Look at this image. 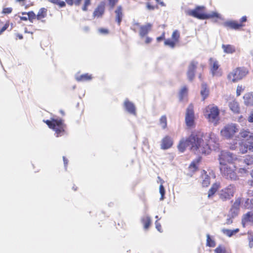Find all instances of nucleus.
<instances>
[{
  "mask_svg": "<svg viewBox=\"0 0 253 253\" xmlns=\"http://www.w3.org/2000/svg\"><path fill=\"white\" fill-rule=\"evenodd\" d=\"M105 9V3L104 1H102L95 9L93 16L94 17H101L104 14Z\"/></svg>",
  "mask_w": 253,
  "mask_h": 253,
  "instance_id": "a211bd4d",
  "label": "nucleus"
},
{
  "mask_svg": "<svg viewBox=\"0 0 253 253\" xmlns=\"http://www.w3.org/2000/svg\"><path fill=\"white\" fill-rule=\"evenodd\" d=\"M186 13L189 16L200 20L218 17V14L216 12H213L210 14L205 13V7L204 6H197L194 9L187 10Z\"/></svg>",
  "mask_w": 253,
  "mask_h": 253,
  "instance_id": "f03ea898",
  "label": "nucleus"
},
{
  "mask_svg": "<svg viewBox=\"0 0 253 253\" xmlns=\"http://www.w3.org/2000/svg\"><path fill=\"white\" fill-rule=\"evenodd\" d=\"M209 90L207 88V85L206 84L203 83L202 84V88L201 90V94L203 98V100H204L209 95Z\"/></svg>",
  "mask_w": 253,
  "mask_h": 253,
  "instance_id": "a878e982",
  "label": "nucleus"
},
{
  "mask_svg": "<svg viewBox=\"0 0 253 253\" xmlns=\"http://www.w3.org/2000/svg\"><path fill=\"white\" fill-rule=\"evenodd\" d=\"M207 246L210 247H214L215 246V241L211 238L209 234H207Z\"/></svg>",
  "mask_w": 253,
  "mask_h": 253,
  "instance_id": "e433bc0d",
  "label": "nucleus"
},
{
  "mask_svg": "<svg viewBox=\"0 0 253 253\" xmlns=\"http://www.w3.org/2000/svg\"><path fill=\"white\" fill-rule=\"evenodd\" d=\"M159 192L161 194L160 200L162 201L164 199V196L165 195V189L163 184H161L159 187Z\"/></svg>",
  "mask_w": 253,
  "mask_h": 253,
  "instance_id": "37998d69",
  "label": "nucleus"
},
{
  "mask_svg": "<svg viewBox=\"0 0 253 253\" xmlns=\"http://www.w3.org/2000/svg\"><path fill=\"white\" fill-rule=\"evenodd\" d=\"M236 159L235 155L226 151H221L219 155V164L221 166L226 165V163H231Z\"/></svg>",
  "mask_w": 253,
  "mask_h": 253,
  "instance_id": "9d476101",
  "label": "nucleus"
},
{
  "mask_svg": "<svg viewBox=\"0 0 253 253\" xmlns=\"http://www.w3.org/2000/svg\"><path fill=\"white\" fill-rule=\"evenodd\" d=\"M47 9L44 7H42L39 9L37 14V19L42 22H44L45 20L43 19L47 16Z\"/></svg>",
  "mask_w": 253,
  "mask_h": 253,
  "instance_id": "aec40b11",
  "label": "nucleus"
},
{
  "mask_svg": "<svg viewBox=\"0 0 253 253\" xmlns=\"http://www.w3.org/2000/svg\"><path fill=\"white\" fill-rule=\"evenodd\" d=\"M243 163L248 166H253V156H246L243 160Z\"/></svg>",
  "mask_w": 253,
  "mask_h": 253,
  "instance_id": "f704fd0d",
  "label": "nucleus"
},
{
  "mask_svg": "<svg viewBox=\"0 0 253 253\" xmlns=\"http://www.w3.org/2000/svg\"><path fill=\"white\" fill-rule=\"evenodd\" d=\"M222 47L224 51L227 53H232L235 52V48L231 45H224L222 44Z\"/></svg>",
  "mask_w": 253,
  "mask_h": 253,
  "instance_id": "473e14b6",
  "label": "nucleus"
},
{
  "mask_svg": "<svg viewBox=\"0 0 253 253\" xmlns=\"http://www.w3.org/2000/svg\"><path fill=\"white\" fill-rule=\"evenodd\" d=\"M187 92V89L185 86L183 87L179 92V98L182 100L183 98L186 95Z\"/></svg>",
  "mask_w": 253,
  "mask_h": 253,
  "instance_id": "de8ad7c7",
  "label": "nucleus"
},
{
  "mask_svg": "<svg viewBox=\"0 0 253 253\" xmlns=\"http://www.w3.org/2000/svg\"><path fill=\"white\" fill-rule=\"evenodd\" d=\"M48 127L55 131L56 137L63 135L65 125L61 119H52L51 120L44 121Z\"/></svg>",
  "mask_w": 253,
  "mask_h": 253,
  "instance_id": "20e7f679",
  "label": "nucleus"
},
{
  "mask_svg": "<svg viewBox=\"0 0 253 253\" xmlns=\"http://www.w3.org/2000/svg\"><path fill=\"white\" fill-rule=\"evenodd\" d=\"M28 19L31 22H33V20L37 19V15L34 11H31L27 13Z\"/></svg>",
  "mask_w": 253,
  "mask_h": 253,
  "instance_id": "79ce46f5",
  "label": "nucleus"
},
{
  "mask_svg": "<svg viewBox=\"0 0 253 253\" xmlns=\"http://www.w3.org/2000/svg\"><path fill=\"white\" fill-rule=\"evenodd\" d=\"M249 219H250V223H252V220H253V218H252V211H251V215H250V217Z\"/></svg>",
  "mask_w": 253,
  "mask_h": 253,
  "instance_id": "338daca9",
  "label": "nucleus"
},
{
  "mask_svg": "<svg viewBox=\"0 0 253 253\" xmlns=\"http://www.w3.org/2000/svg\"><path fill=\"white\" fill-rule=\"evenodd\" d=\"M220 170L223 177L228 180L234 181L238 179V176L235 172V167L234 166L223 165L220 166Z\"/></svg>",
  "mask_w": 253,
  "mask_h": 253,
  "instance_id": "39448f33",
  "label": "nucleus"
},
{
  "mask_svg": "<svg viewBox=\"0 0 253 253\" xmlns=\"http://www.w3.org/2000/svg\"><path fill=\"white\" fill-rule=\"evenodd\" d=\"M248 74L247 70L245 68H237L233 70L228 75V79L235 83L241 80Z\"/></svg>",
  "mask_w": 253,
  "mask_h": 253,
  "instance_id": "423d86ee",
  "label": "nucleus"
},
{
  "mask_svg": "<svg viewBox=\"0 0 253 253\" xmlns=\"http://www.w3.org/2000/svg\"><path fill=\"white\" fill-rule=\"evenodd\" d=\"M240 135L241 137L251 139L253 137V134L247 130L243 129L240 132Z\"/></svg>",
  "mask_w": 253,
  "mask_h": 253,
  "instance_id": "c756f323",
  "label": "nucleus"
},
{
  "mask_svg": "<svg viewBox=\"0 0 253 253\" xmlns=\"http://www.w3.org/2000/svg\"><path fill=\"white\" fill-rule=\"evenodd\" d=\"M164 38V34H163L161 36L157 38V40L158 42L161 41Z\"/></svg>",
  "mask_w": 253,
  "mask_h": 253,
  "instance_id": "e2e57ef3",
  "label": "nucleus"
},
{
  "mask_svg": "<svg viewBox=\"0 0 253 253\" xmlns=\"http://www.w3.org/2000/svg\"><path fill=\"white\" fill-rule=\"evenodd\" d=\"M201 136L202 135L199 133L198 134H192L186 140H181L178 146V148L181 152H183L188 146H190V149L199 154H208L209 153V147H201Z\"/></svg>",
  "mask_w": 253,
  "mask_h": 253,
  "instance_id": "f257e3e1",
  "label": "nucleus"
},
{
  "mask_svg": "<svg viewBox=\"0 0 253 253\" xmlns=\"http://www.w3.org/2000/svg\"><path fill=\"white\" fill-rule=\"evenodd\" d=\"M237 126V125L234 124L227 125L221 130L220 133L223 136L230 138L238 131Z\"/></svg>",
  "mask_w": 253,
  "mask_h": 253,
  "instance_id": "1a4fd4ad",
  "label": "nucleus"
},
{
  "mask_svg": "<svg viewBox=\"0 0 253 253\" xmlns=\"http://www.w3.org/2000/svg\"><path fill=\"white\" fill-rule=\"evenodd\" d=\"M82 0H74V4L77 6H79L80 5Z\"/></svg>",
  "mask_w": 253,
  "mask_h": 253,
  "instance_id": "680f3d73",
  "label": "nucleus"
},
{
  "mask_svg": "<svg viewBox=\"0 0 253 253\" xmlns=\"http://www.w3.org/2000/svg\"><path fill=\"white\" fill-rule=\"evenodd\" d=\"M172 144V141L169 136H166L163 138L162 141L161 148L163 149H167L170 148Z\"/></svg>",
  "mask_w": 253,
  "mask_h": 253,
  "instance_id": "412c9836",
  "label": "nucleus"
},
{
  "mask_svg": "<svg viewBox=\"0 0 253 253\" xmlns=\"http://www.w3.org/2000/svg\"><path fill=\"white\" fill-rule=\"evenodd\" d=\"M201 135V138L203 137V135L202 133H200ZM207 138H209L208 140V143L206 144H204L203 140L201 138V147H205L206 146H208L209 147V153L210 152V150L211 149V146L214 144L215 145L217 144V142L218 141V138H217L216 136L214 133H210L207 136L206 140H207Z\"/></svg>",
  "mask_w": 253,
  "mask_h": 253,
  "instance_id": "ddd939ff",
  "label": "nucleus"
},
{
  "mask_svg": "<svg viewBox=\"0 0 253 253\" xmlns=\"http://www.w3.org/2000/svg\"><path fill=\"white\" fill-rule=\"evenodd\" d=\"M141 222L143 224L144 229L145 230H147L151 224V218L148 215H144L141 217Z\"/></svg>",
  "mask_w": 253,
  "mask_h": 253,
  "instance_id": "4be33fe9",
  "label": "nucleus"
},
{
  "mask_svg": "<svg viewBox=\"0 0 253 253\" xmlns=\"http://www.w3.org/2000/svg\"><path fill=\"white\" fill-rule=\"evenodd\" d=\"M244 207L247 209H250L253 211V199H247L244 205Z\"/></svg>",
  "mask_w": 253,
  "mask_h": 253,
  "instance_id": "c9c22d12",
  "label": "nucleus"
},
{
  "mask_svg": "<svg viewBox=\"0 0 253 253\" xmlns=\"http://www.w3.org/2000/svg\"><path fill=\"white\" fill-rule=\"evenodd\" d=\"M135 26L140 29V32H149L151 30L152 24L147 23L144 26H140L139 24H136Z\"/></svg>",
  "mask_w": 253,
  "mask_h": 253,
  "instance_id": "2f4dec72",
  "label": "nucleus"
},
{
  "mask_svg": "<svg viewBox=\"0 0 253 253\" xmlns=\"http://www.w3.org/2000/svg\"><path fill=\"white\" fill-rule=\"evenodd\" d=\"M237 96H239L240 95V90H239V86L237 87Z\"/></svg>",
  "mask_w": 253,
  "mask_h": 253,
  "instance_id": "69168bd1",
  "label": "nucleus"
},
{
  "mask_svg": "<svg viewBox=\"0 0 253 253\" xmlns=\"http://www.w3.org/2000/svg\"><path fill=\"white\" fill-rule=\"evenodd\" d=\"M244 102L248 106L253 105V92L246 94L244 96Z\"/></svg>",
  "mask_w": 253,
  "mask_h": 253,
  "instance_id": "b1692460",
  "label": "nucleus"
},
{
  "mask_svg": "<svg viewBox=\"0 0 253 253\" xmlns=\"http://www.w3.org/2000/svg\"><path fill=\"white\" fill-rule=\"evenodd\" d=\"M10 26V22L9 21H7L5 23H3L0 19V32H4L6 30L10 31L11 28H9ZM11 27L12 26V24H11Z\"/></svg>",
  "mask_w": 253,
  "mask_h": 253,
  "instance_id": "393cba45",
  "label": "nucleus"
},
{
  "mask_svg": "<svg viewBox=\"0 0 253 253\" xmlns=\"http://www.w3.org/2000/svg\"><path fill=\"white\" fill-rule=\"evenodd\" d=\"M219 110L217 106L210 105L206 107L204 111V116L209 122L216 125L219 120Z\"/></svg>",
  "mask_w": 253,
  "mask_h": 253,
  "instance_id": "7ed1b4c3",
  "label": "nucleus"
},
{
  "mask_svg": "<svg viewBox=\"0 0 253 253\" xmlns=\"http://www.w3.org/2000/svg\"><path fill=\"white\" fill-rule=\"evenodd\" d=\"M190 169H197V166L195 161H193L189 166Z\"/></svg>",
  "mask_w": 253,
  "mask_h": 253,
  "instance_id": "864d4df0",
  "label": "nucleus"
},
{
  "mask_svg": "<svg viewBox=\"0 0 253 253\" xmlns=\"http://www.w3.org/2000/svg\"><path fill=\"white\" fill-rule=\"evenodd\" d=\"M219 185L217 183H215L212 184L211 187L209 189L208 191V197L209 198L211 197L215 194L217 189L219 188Z\"/></svg>",
  "mask_w": 253,
  "mask_h": 253,
  "instance_id": "cd10ccee",
  "label": "nucleus"
},
{
  "mask_svg": "<svg viewBox=\"0 0 253 253\" xmlns=\"http://www.w3.org/2000/svg\"><path fill=\"white\" fill-rule=\"evenodd\" d=\"M239 210L237 209H234L231 207L228 216H231L232 217H235L238 214Z\"/></svg>",
  "mask_w": 253,
  "mask_h": 253,
  "instance_id": "ea45409f",
  "label": "nucleus"
},
{
  "mask_svg": "<svg viewBox=\"0 0 253 253\" xmlns=\"http://www.w3.org/2000/svg\"><path fill=\"white\" fill-rule=\"evenodd\" d=\"M248 120L249 122L253 123V113L251 114L248 117Z\"/></svg>",
  "mask_w": 253,
  "mask_h": 253,
  "instance_id": "bf43d9fd",
  "label": "nucleus"
},
{
  "mask_svg": "<svg viewBox=\"0 0 253 253\" xmlns=\"http://www.w3.org/2000/svg\"><path fill=\"white\" fill-rule=\"evenodd\" d=\"M147 33H139V37L142 40L144 41L146 43H149L151 42L152 39L151 38L147 37Z\"/></svg>",
  "mask_w": 253,
  "mask_h": 253,
  "instance_id": "4c0bfd02",
  "label": "nucleus"
},
{
  "mask_svg": "<svg viewBox=\"0 0 253 253\" xmlns=\"http://www.w3.org/2000/svg\"><path fill=\"white\" fill-rule=\"evenodd\" d=\"M240 151L242 154L248 151L253 152V137L252 139H247V141L240 146Z\"/></svg>",
  "mask_w": 253,
  "mask_h": 253,
  "instance_id": "4468645a",
  "label": "nucleus"
},
{
  "mask_svg": "<svg viewBox=\"0 0 253 253\" xmlns=\"http://www.w3.org/2000/svg\"><path fill=\"white\" fill-rule=\"evenodd\" d=\"M226 251L225 247L222 246L221 245L218 246L215 250V253H226Z\"/></svg>",
  "mask_w": 253,
  "mask_h": 253,
  "instance_id": "a18cd8bd",
  "label": "nucleus"
},
{
  "mask_svg": "<svg viewBox=\"0 0 253 253\" xmlns=\"http://www.w3.org/2000/svg\"><path fill=\"white\" fill-rule=\"evenodd\" d=\"M108 4L111 9H113L118 2L119 0H108Z\"/></svg>",
  "mask_w": 253,
  "mask_h": 253,
  "instance_id": "3c124183",
  "label": "nucleus"
},
{
  "mask_svg": "<svg viewBox=\"0 0 253 253\" xmlns=\"http://www.w3.org/2000/svg\"><path fill=\"white\" fill-rule=\"evenodd\" d=\"M198 62L196 61H192L189 66L187 72V76L189 81H192L195 77V71L197 68Z\"/></svg>",
  "mask_w": 253,
  "mask_h": 253,
  "instance_id": "dca6fc26",
  "label": "nucleus"
},
{
  "mask_svg": "<svg viewBox=\"0 0 253 253\" xmlns=\"http://www.w3.org/2000/svg\"><path fill=\"white\" fill-rule=\"evenodd\" d=\"M155 225H156V228L158 230V231H159L161 233L163 232L161 224L158 221V220L156 221Z\"/></svg>",
  "mask_w": 253,
  "mask_h": 253,
  "instance_id": "603ef678",
  "label": "nucleus"
},
{
  "mask_svg": "<svg viewBox=\"0 0 253 253\" xmlns=\"http://www.w3.org/2000/svg\"><path fill=\"white\" fill-rule=\"evenodd\" d=\"M146 6L148 9L149 10H154L155 9V6L152 5L150 3L148 2L146 4Z\"/></svg>",
  "mask_w": 253,
  "mask_h": 253,
  "instance_id": "6e6d98bb",
  "label": "nucleus"
},
{
  "mask_svg": "<svg viewBox=\"0 0 253 253\" xmlns=\"http://www.w3.org/2000/svg\"><path fill=\"white\" fill-rule=\"evenodd\" d=\"M91 4V0H84L82 6V10L86 11L88 10V6Z\"/></svg>",
  "mask_w": 253,
  "mask_h": 253,
  "instance_id": "c03bdc74",
  "label": "nucleus"
},
{
  "mask_svg": "<svg viewBox=\"0 0 253 253\" xmlns=\"http://www.w3.org/2000/svg\"><path fill=\"white\" fill-rule=\"evenodd\" d=\"M205 177L202 182V185L204 187H207L210 183V177L205 174L204 175Z\"/></svg>",
  "mask_w": 253,
  "mask_h": 253,
  "instance_id": "49530a36",
  "label": "nucleus"
},
{
  "mask_svg": "<svg viewBox=\"0 0 253 253\" xmlns=\"http://www.w3.org/2000/svg\"><path fill=\"white\" fill-rule=\"evenodd\" d=\"M248 239L249 241V246L252 248L253 247V234L248 233Z\"/></svg>",
  "mask_w": 253,
  "mask_h": 253,
  "instance_id": "09e8293b",
  "label": "nucleus"
},
{
  "mask_svg": "<svg viewBox=\"0 0 253 253\" xmlns=\"http://www.w3.org/2000/svg\"><path fill=\"white\" fill-rule=\"evenodd\" d=\"M160 123L163 129H165L167 126V117L165 115L162 116L160 119Z\"/></svg>",
  "mask_w": 253,
  "mask_h": 253,
  "instance_id": "58836bf2",
  "label": "nucleus"
},
{
  "mask_svg": "<svg viewBox=\"0 0 253 253\" xmlns=\"http://www.w3.org/2000/svg\"><path fill=\"white\" fill-rule=\"evenodd\" d=\"M125 110L130 114L135 116L136 114V108L134 104L129 101L128 99H126L124 102Z\"/></svg>",
  "mask_w": 253,
  "mask_h": 253,
  "instance_id": "f3484780",
  "label": "nucleus"
},
{
  "mask_svg": "<svg viewBox=\"0 0 253 253\" xmlns=\"http://www.w3.org/2000/svg\"><path fill=\"white\" fill-rule=\"evenodd\" d=\"M242 199L240 198H237L236 199L235 201L233 203V204L232 206V208L234 209H237V210H240V206L241 203Z\"/></svg>",
  "mask_w": 253,
  "mask_h": 253,
  "instance_id": "a19ab883",
  "label": "nucleus"
},
{
  "mask_svg": "<svg viewBox=\"0 0 253 253\" xmlns=\"http://www.w3.org/2000/svg\"><path fill=\"white\" fill-rule=\"evenodd\" d=\"M194 107L190 104L187 108L185 115V123L188 126L191 127L194 125Z\"/></svg>",
  "mask_w": 253,
  "mask_h": 253,
  "instance_id": "9b49d317",
  "label": "nucleus"
},
{
  "mask_svg": "<svg viewBox=\"0 0 253 253\" xmlns=\"http://www.w3.org/2000/svg\"><path fill=\"white\" fill-rule=\"evenodd\" d=\"M210 64L211 66V72L212 76L220 77L222 75V73L220 70H218L219 65L217 61L210 58Z\"/></svg>",
  "mask_w": 253,
  "mask_h": 253,
  "instance_id": "f8f14e48",
  "label": "nucleus"
},
{
  "mask_svg": "<svg viewBox=\"0 0 253 253\" xmlns=\"http://www.w3.org/2000/svg\"><path fill=\"white\" fill-rule=\"evenodd\" d=\"M179 38V33H172L171 39H168L165 41L164 44L171 48H174L176 43L178 42Z\"/></svg>",
  "mask_w": 253,
  "mask_h": 253,
  "instance_id": "2eb2a0df",
  "label": "nucleus"
},
{
  "mask_svg": "<svg viewBox=\"0 0 253 253\" xmlns=\"http://www.w3.org/2000/svg\"><path fill=\"white\" fill-rule=\"evenodd\" d=\"M234 217H232L231 216H228V218L226 219V223L227 224H230L232 223L233 220L232 218Z\"/></svg>",
  "mask_w": 253,
  "mask_h": 253,
  "instance_id": "5fc2aeb1",
  "label": "nucleus"
},
{
  "mask_svg": "<svg viewBox=\"0 0 253 253\" xmlns=\"http://www.w3.org/2000/svg\"><path fill=\"white\" fill-rule=\"evenodd\" d=\"M239 230L238 228H236L234 230H230L227 229H222L221 230L222 232L227 235V236L231 237L233 235H235V234L239 232Z\"/></svg>",
  "mask_w": 253,
  "mask_h": 253,
  "instance_id": "c85d7f7f",
  "label": "nucleus"
},
{
  "mask_svg": "<svg viewBox=\"0 0 253 253\" xmlns=\"http://www.w3.org/2000/svg\"><path fill=\"white\" fill-rule=\"evenodd\" d=\"M229 106L230 109L234 113H237L239 112L240 109L238 103L237 102L235 101H231L229 103Z\"/></svg>",
  "mask_w": 253,
  "mask_h": 253,
  "instance_id": "7c9ffc66",
  "label": "nucleus"
},
{
  "mask_svg": "<svg viewBox=\"0 0 253 253\" xmlns=\"http://www.w3.org/2000/svg\"><path fill=\"white\" fill-rule=\"evenodd\" d=\"M235 190V185L230 184L220 191L219 193V198L223 201L229 200L234 196Z\"/></svg>",
  "mask_w": 253,
  "mask_h": 253,
  "instance_id": "6e6552de",
  "label": "nucleus"
},
{
  "mask_svg": "<svg viewBox=\"0 0 253 253\" xmlns=\"http://www.w3.org/2000/svg\"><path fill=\"white\" fill-rule=\"evenodd\" d=\"M92 77L91 75H89L87 73L80 75L77 74L75 76L76 80L78 82H85L90 81Z\"/></svg>",
  "mask_w": 253,
  "mask_h": 253,
  "instance_id": "5701e85b",
  "label": "nucleus"
},
{
  "mask_svg": "<svg viewBox=\"0 0 253 253\" xmlns=\"http://www.w3.org/2000/svg\"><path fill=\"white\" fill-rule=\"evenodd\" d=\"M26 0H15V1L21 3L22 5H24L25 4Z\"/></svg>",
  "mask_w": 253,
  "mask_h": 253,
  "instance_id": "052dcab7",
  "label": "nucleus"
},
{
  "mask_svg": "<svg viewBox=\"0 0 253 253\" xmlns=\"http://www.w3.org/2000/svg\"><path fill=\"white\" fill-rule=\"evenodd\" d=\"M250 215H251V211H249L243 216L242 224L244 227H246L250 223Z\"/></svg>",
  "mask_w": 253,
  "mask_h": 253,
  "instance_id": "bb28decb",
  "label": "nucleus"
},
{
  "mask_svg": "<svg viewBox=\"0 0 253 253\" xmlns=\"http://www.w3.org/2000/svg\"><path fill=\"white\" fill-rule=\"evenodd\" d=\"M66 2L68 5L72 6L74 3V0H65Z\"/></svg>",
  "mask_w": 253,
  "mask_h": 253,
  "instance_id": "4d7b16f0",
  "label": "nucleus"
},
{
  "mask_svg": "<svg viewBox=\"0 0 253 253\" xmlns=\"http://www.w3.org/2000/svg\"><path fill=\"white\" fill-rule=\"evenodd\" d=\"M13 11V8L11 7H3L2 10V14L7 15L10 14Z\"/></svg>",
  "mask_w": 253,
  "mask_h": 253,
  "instance_id": "8fccbe9b",
  "label": "nucleus"
},
{
  "mask_svg": "<svg viewBox=\"0 0 253 253\" xmlns=\"http://www.w3.org/2000/svg\"><path fill=\"white\" fill-rule=\"evenodd\" d=\"M115 20L119 25H120L123 18V9L121 5L117 6L115 10Z\"/></svg>",
  "mask_w": 253,
  "mask_h": 253,
  "instance_id": "6ab92c4d",
  "label": "nucleus"
},
{
  "mask_svg": "<svg viewBox=\"0 0 253 253\" xmlns=\"http://www.w3.org/2000/svg\"><path fill=\"white\" fill-rule=\"evenodd\" d=\"M99 32H107V30H105V29H100L99 30Z\"/></svg>",
  "mask_w": 253,
  "mask_h": 253,
  "instance_id": "774afa93",
  "label": "nucleus"
},
{
  "mask_svg": "<svg viewBox=\"0 0 253 253\" xmlns=\"http://www.w3.org/2000/svg\"><path fill=\"white\" fill-rule=\"evenodd\" d=\"M16 37H18L20 40L23 39V35L22 34L18 33L16 35Z\"/></svg>",
  "mask_w": 253,
  "mask_h": 253,
  "instance_id": "0e129e2a",
  "label": "nucleus"
},
{
  "mask_svg": "<svg viewBox=\"0 0 253 253\" xmlns=\"http://www.w3.org/2000/svg\"><path fill=\"white\" fill-rule=\"evenodd\" d=\"M248 19L246 16H243L239 20H231L226 21L225 25L226 27L235 30H241L246 26L245 23Z\"/></svg>",
  "mask_w": 253,
  "mask_h": 253,
  "instance_id": "0eeeda50",
  "label": "nucleus"
},
{
  "mask_svg": "<svg viewBox=\"0 0 253 253\" xmlns=\"http://www.w3.org/2000/svg\"><path fill=\"white\" fill-rule=\"evenodd\" d=\"M64 167L66 168L68 164V160L64 157H63Z\"/></svg>",
  "mask_w": 253,
  "mask_h": 253,
  "instance_id": "13d9d810",
  "label": "nucleus"
},
{
  "mask_svg": "<svg viewBox=\"0 0 253 253\" xmlns=\"http://www.w3.org/2000/svg\"><path fill=\"white\" fill-rule=\"evenodd\" d=\"M49 2L54 5H57L59 8L64 7L66 6V3L64 1L61 0H47Z\"/></svg>",
  "mask_w": 253,
  "mask_h": 253,
  "instance_id": "72a5a7b5",
  "label": "nucleus"
}]
</instances>
